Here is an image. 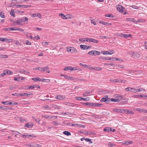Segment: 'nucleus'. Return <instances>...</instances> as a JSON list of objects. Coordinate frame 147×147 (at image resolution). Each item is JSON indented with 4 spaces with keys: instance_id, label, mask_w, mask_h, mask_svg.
Returning <instances> with one entry per match:
<instances>
[{
    "instance_id": "nucleus-1",
    "label": "nucleus",
    "mask_w": 147,
    "mask_h": 147,
    "mask_svg": "<svg viewBox=\"0 0 147 147\" xmlns=\"http://www.w3.org/2000/svg\"><path fill=\"white\" fill-rule=\"evenodd\" d=\"M110 100V98H108V96L106 95L104 96V97L101 99L100 101L101 102H105L107 103H109Z\"/></svg>"
},
{
    "instance_id": "nucleus-2",
    "label": "nucleus",
    "mask_w": 147,
    "mask_h": 147,
    "mask_svg": "<svg viewBox=\"0 0 147 147\" xmlns=\"http://www.w3.org/2000/svg\"><path fill=\"white\" fill-rule=\"evenodd\" d=\"M88 53L90 55H99L100 54V52L92 50L89 52Z\"/></svg>"
},
{
    "instance_id": "nucleus-3",
    "label": "nucleus",
    "mask_w": 147,
    "mask_h": 147,
    "mask_svg": "<svg viewBox=\"0 0 147 147\" xmlns=\"http://www.w3.org/2000/svg\"><path fill=\"white\" fill-rule=\"evenodd\" d=\"M131 57L135 59L138 58L140 57V55L138 52H133L131 53Z\"/></svg>"
},
{
    "instance_id": "nucleus-4",
    "label": "nucleus",
    "mask_w": 147,
    "mask_h": 147,
    "mask_svg": "<svg viewBox=\"0 0 147 147\" xmlns=\"http://www.w3.org/2000/svg\"><path fill=\"white\" fill-rule=\"evenodd\" d=\"M67 51L70 53H76L77 52L76 49L74 47H69L67 48Z\"/></svg>"
},
{
    "instance_id": "nucleus-5",
    "label": "nucleus",
    "mask_w": 147,
    "mask_h": 147,
    "mask_svg": "<svg viewBox=\"0 0 147 147\" xmlns=\"http://www.w3.org/2000/svg\"><path fill=\"white\" fill-rule=\"evenodd\" d=\"M80 47L83 50L88 49L91 47L90 46L82 45H80Z\"/></svg>"
},
{
    "instance_id": "nucleus-6",
    "label": "nucleus",
    "mask_w": 147,
    "mask_h": 147,
    "mask_svg": "<svg viewBox=\"0 0 147 147\" xmlns=\"http://www.w3.org/2000/svg\"><path fill=\"white\" fill-rule=\"evenodd\" d=\"M52 108L53 109H61V107L57 105L52 104L51 105Z\"/></svg>"
},
{
    "instance_id": "nucleus-7",
    "label": "nucleus",
    "mask_w": 147,
    "mask_h": 147,
    "mask_svg": "<svg viewBox=\"0 0 147 147\" xmlns=\"http://www.w3.org/2000/svg\"><path fill=\"white\" fill-rule=\"evenodd\" d=\"M23 20V19H21V20L19 19L14 22L13 24V25L14 26H16L17 25L19 24L20 23H21L22 21H24V20Z\"/></svg>"
},
{
    "instance_id": "nucleus-8",
    "label": "nucleus",
    "mask_w": 147,
    "mask_h": 147,
    "mask_svg": "<svg viewBox=\"0 0 147 147\" xmlns=\"http://www.w3.org/2000/svg\"><path fill=\"white\" fill-rule=\"evenodd\" d=\"M33 93H29L26 92L23 93H20V96H30L31 95H32Z\"/></svg>"
},
{
    "instance_id": "nucleus-9",
    "label": "nucleus",
    "mask_w": 147,
    "mask_h": 147,
    "mask_svg": "<svg viewBox=\"0 0 147 147\" xmlns=\"http://www.w3.org/2000/svg\"><path fill=\"white\" fill-rule=\"evenodd\" d=\"M117 9L119 12L123 13L124 7L121 5H119L118 7H117Z\"/></svg>"
},
{
    "instance_id": "nucleus-10",
    "label": "nucleus",
    "mask_w": 147,
    "mask_h": 147,
    "mask_svg": "<svg viewBox=\"0 0 147 147\" xmlns=\"http://www.w3.org/2000/svg\"><path fill=\"white\" fill-rule=\"evenodd\" d=\"M55 98L57 99L60 100H64L65 99V97L64 96H61L60 95H58Z\"/></svg>"
},
{
    "instance_id": "nucleus-11",
    "label": "nucleus",
    "mask_w": 147,
    "mask_h": 147,
    "mask_svg": "<svg viewBox=\"0 0 147 147\" xmlns=\"http://www.w3.org/2000/svg\"><path fill=\"white\" fill-rule=\"evenodd\" d=\"M126 91H130L132 92H135V88H133L128 87L126 88L125 89Z\"/></svg>"
},
{
    "instance_id": "nucleus-12",
    "label": "nucleus",
    "mask_w": 147,
    "mask_h": 147,
    "mask_svg": "<svg viewBox=\"0 0 147 147\" xmlns=\"http://www.w3.org/2000/svg\"><path fill=\"white\" fill-rule=\"evenodd\" d=\"M136 110L140 112H143L144 113H146L147 112V111L141 109V108H137L136 109Z\"/></svg>"
},
{
    "instance_id": "nucleus-13",
    "label": "nucleus",
    "mask_w": 147,
    "mask_h": 147,
    "mask_svg": "<svg viewBox=\"0 0 147 147\" xmlns=\"http://www.w3.org/2000/svg\"><path fill=\"white\" fill-rule=\"evenodd\" d=\"M33 126V124L32 122L28 123L26 124L24 126V127H27L30 128Z\"/></svg>"
},
{
    "instance_id": "nucleus-14",
    "label": "nucleus",
    "mask_w": 147,
    "mask_h": 147,
    "mask_svg": "<svg viewBox=\"0 0 147 147\" xmlns=\"http://www.w3.org/2000/svg\"><path fill=\"white\" fill-rule=\"evenodd\" d=\"M110 81L113 82L122 83V80L121 79H114L113 80H110Z\"/></svg>"
},
{
    "instance_id": "nucleus-15",
    "label": "nucleus",
    "mask_w": 147,
    "mask_h": 147,
    "mask_svg": "<svg viewBox=\"0 0 147 147\" xmlns=\"http://www.w3.org/2000/svg\"><path fill=\"white\" fill-rule=\"evenodd\" d=\"M17 6H18V7L22 8H28L30 7L31 6L30 5H18Z\"/></svg>"
},
{
    "instance_id": "nucleus-16",
    "label": "nucleus",
    "mask_w": 147,
    "mask_h": 147,
    "mask_svg": "<svg viewBox=\"0 0 147 147\" xmlns=\"http://www.w3.org/2000/svg\"><path fill=\"white\" fill-rule=\"evenodd\" d=\"M100 23L107 26H110L111 25V23L106 22H105L102 21H100Z\"/></svg>"
},
{
    "instance_id": "nucleus-17",
    "label": "nucleus",
    "mask_w": 147,
    "mask_h": 147,
    "mask_svg": "<svg viewBox=\"0 0 147 147\" xmlns=\"http://www.w3.org/2000/svg\"><path fill=\"white\" fill-rule=\"evenodd\" d=\"M92 105L93 107H101L103 106V104H99L97 103H92Z\"/></svg>"
},
{
    "instance_id": "nucleus-18",
    "label": "nucleus",
    "mask_w": 147,
    "mask_h": 147,
    "mask_svg": "<svg viewBox=\"0 0 147 147\" xmlns=\"http://www.w3.org/2000/svg\"><path fill=\"white\" fill-rule=\"evenodd\" d=\"M64 77L66 79H67L68 80H73L74 79V78H73V77H69V76H68L67 75H65L64 76Z\"/></svg>"
},
{
    "instance_id": "nucleus-19",
    "label": "nucleus",
    "mask_w": 147,
    "mask_h": 147,
    "mask_svg": "<svg viewBox=\"0 0 147 147\" xmlns=\"http://www.w3.org/2000/svg\"><path fill=\"white\" fill-rule=\"evenodd\" d=\"M93 93L92 91H91L90 92H88L87 91L86 92H85L83 94L84 96H86L88 95H90L91 94Z\"/></svg>"
},
{
    "instance_id": "nucleus-20",
    "label": "nucleus",
    "mask_w": 147,
    "mask_h": 147,
    "mask_svg": "<svg viewBox=\"0 0 147 147\" xmlns=\"http://www.w3.org/2000/svg\"><path fill=\"white\" fill-rule=\"evenodd\" d=\"M44 71H46L48 73H49L50 71H49V68L48 66L45 67H43Z\"/></svg>"
},
{
    "instance_id": "nucleus-21",
    "label": "nucleus",
    "mask_w": 147,
    "mask_h": 147,
    "mask_svg": "<svg viewBox=\"0 0 147 147\" xmlns=\"http://www.w3.org/2000/svg\"><path fill=\"white\" fill-rule=\"evenodd\" d=\"M103 130L105 131L109 132L112 131V129L109 127H106Z\"/></svg>"
},
{
    "instance_id": "nucleus-22",
    "label": "nucleus",
    "mask_w": 147,
    "mask_h": 147,
    "mask_svg": "<svg viewBox=\"0 0 147 147\" xmlns=\"http://www.w3.org/2000/svg\"><path fill=\"white\" fill-rule=\"evenodd\" d=\"M32 80L35 82H36L37 81H38L40 82L41 81V79H40L38 77L36 78H32Z\"/></svg>"
},
{
    "instance_id": "nucleus-23",
    "label": "nucleus",
    "mask_w": 147,
    "mask_h": 147,
    "mask_svg": "<svg viewBox=\"0 0 147 147\" xmlns=\"http://www.w3.org/2000/svg\"><path fill=\"white\" fill-rule=\"evenodd\" d=\"M82 104L84 105H87V106H92V103H90L89 102H86V103H82Z\"/></svg>"
},
{
    "instance_id": "nucleus-24",
    "label": "nucleus",
    "mask_w": 147,
    "mask_h": 147,
    "mask_svg": "<svg viewBox=\"0 0 147 147\" xmlns=\"http://www.w3.org/2000/svg\"><path fill=\"white\" fill-rule=\"evenodd\" d=\"M112 101L113 102H118L119 101V99L117 98H112L111 99L110 98V100H109V102Z\"/></svg>"
},
{
    "instance_id": "nucleus-25",
    "label": "nucleus",
    "mask_w": 147,
    "mask_h": 147,
    "mask_svg": "<svg viewBox=\"0 0 147 147\" xmlns=\"http://www.w3.org/2000/svg\"><path fill=\"white\" fill-rule=\"evenodd\" d=\"M113 111L115 112L121 113V109H113Z\"/></svg>"
},
{
    "instance_id": "nucleus-26",
    "label": "nucleus",
    "mask_w": 147,
    "mask_h": 147,
    "mask_svg": "<svg viewBox=\"0 0 147 147\" xmlns=\"http://www.w3.org/2000/svg\"><path fill=\"white\" fill-rule=\"evenodd\" d=\"M1 103L5 105H10V104H11V102H10L9 101H2L1 102Z\"/></svg>"
},
{
    "instance_id": "nucleus-27",
    "label": "nucleus",
    "mask_w": 147,
    "mask_h": 147,
    "mask_svg": "<svg viewBox=\"0 0 147 147\" xmlns=\"http://www.w3.org/2000/svg\"><path fill=\"white\" fill-rule=\"evenodd\" d=\"M5 73H6V74H12L13 73V72L12 71L8 70H5Z\"/></svg>"
},
{
    "instance_id": "nucleus-28",
    "label": "nucleus",
    "mask_w": 147,
    "mask_h": 147,
    "mask_svg": "<svg viewBox=\"0 0 147 147\" xmlns=\"http://www.w3.org/2000/svg\"><path fill=\"white\" fill-rule=\"evenodd\" d=\"M63 133L64 134L67 135V136H71V134L70 133L67 131H65L63 132Z\"/></svg>"
},
{
    "instance_id": "nucleus-29",
    "label": "nucleus",
    "mask_w": 147,
    "mask_h": 147,
    "mask_svg": "<svg viewBox=\"0 0 147 147\" xmlns=\"http://www.w3.org/2000/svg\"><path fill=\"white\" fill-rule=\"evenodd\" d=\"M99 59L104 60H109V59L108 57H99Z\"/></svg>"
},
{
    "instance_id": "nucleus-30",
    "label": "nucleus",
    "mask_w": 147,
    "mask_h": 147,
    "mask_svg": "<svg viewBox=\"0 0 147 147\" xmlns=\"http://www.w3.org/2000/svg\"><path fill=\"white\" fill-rule=\"evenodd\" d=\"M127 21H129L130 22H135V20L134 18H128L126 19Z\"/></svg>"
},
{
    "instance_id": "nucleus-31",
    "label": "nucleus",
    "mask_w": 147,
    "mask_h": 147,
    "mask_svg": "<svg viewBox=\"0 0 147 147\" xmlns=\"http://www.w3.org/2000/svg\"><path fill=\"white\" fill-rule=\"evenodd\" d=\"M59 16H61L62 19H65L66 17L65 16L63 13H60L59 14Z\"/></svg>"
},
{
    "instance_id": "nucleus-32",
    "label": "nucleus",
    "mask_w": 147,
    "mask_h": 147,
    "mask_svg": "<svg viewBox=\"0 0 147 147\" xmlns=\"http://www.w3.org/2000/svg\"><path fill=\"white\" fill-rule=\"evenodd\" d=\"M126 114L132 115L134 114V113L131 110H129L127 109Z\"/></svg>"
},
{
    "instance_id": "nucleus-33",
    "label": "nucleus",
    "mask_w": 147,
    "mask_h": 147,
    "mask_svg": "<svg viewBox=\"0 0 147 147\" xmlns=\"http://www.w3.org/2000/svg\"><path fill=\"white\" fill-rule=\"evenodd\" d=\"M66 105H68L69 106H73L74 105H74L73 104L69 103L68 102H65L64 103Z\"/></svg>"
},
{
    "instance_id": "nucleus-34",
    "label": "nucleus",
    "mask_w": 147,
    "mask_h": 147,
    "mask_svg": "<svg viewBox=\"0 0 147 147\" xmlns=\"http://www.w3.org/2000/svg\"><path fill=\"white\" fill-rule=\"evenodd\" d=\"M10 14L12 16L15 17V16L14 11L13 10H11V12H10Z\"/></svg>"
},
{
    "instance_id": "nucleus-35",
    "label": "nucleus",
    "mask_w": 147,
    "mask_h": 147,
    "mask_svg": "<svg viewBox=\"0 0 147 147\" xmlns=\"http://www.w3.org/2000/svg\"><path fill=\"white\" fill-rule=\"evenodd\" d=\"M102 69V68L99 67H96L93 68V70L96 71H100Z\"/></svg>"
},
{
    "instance_id": "nucleus-36",
    "label": "nucleus",
    "mask_w": 147,
    "mask_h": 147,
    "mask_svg": "<svg viewBox=\"0 0 147 147\" xmlns=\"http://www.w3.org/2000/svg\"><path fill=\"white\" fill-rule=\"evenodd\" d=\"M101 39H103V38H105L106 39H110V38L108 36H100Z\"/></svg>"
},
{
    "instance_id": "nucleus-37",
    "label": "nucleus",
    "mask_w": 147,
    "mask_h": 147,
    "mask_svg": "<svg viewBox=\"0 0 147 147\" xmlns=\"http://www.w3.org/2000/svg\"><path fill=\"white\" fill-rule=\"evenodd\" d=\"M85 141L86 142H89V143H93L92 140L91 139H89V138H86Z\"/></svg>"
},
{
    "instance_id": "nucleus-38",
    "label": "nucleus",
    "mask_w": 147,
    "mask_h": 147,
    "mask_svg": "<svg viewBox=\"0 0 147 147\" xmlns=\"http://www.w3.org/2000/svg\"><path fill=\"white\" fill-rule=\"evenodd\" d=\"M105 16L110 18H113L114 17L111 14H106L105 15Z\"/></svg>"
},
{
    "instance_id": "nucleus-39",
    "label": "nucleus",
    "mask_w": 147,
    "mask_h": 147,
    "mask_svg": "<svg viewBox=\"0 0 147 147\" xmlns=\"http://www.w3.org/2000/svg\"><path fill=\"white\" fill-rule=\"evenodd\" d=\"M41 81L44 82H49L50 81V80L49 79H41Z\"/></svg>"
},
{
    "instance_id": "nucleus-40",
    "label": "nucleus",
    "mask_w": 147,
    "mask_h": 147,
    "mask_svg": "<svg viewBox=\"0 0 147 147\" xmlns=\"http://www.w3.org/2000/svg\"><path fill=\"white\" fill-rule=\"evenodd\" d=\"M127 109H121V113H123L126 114Z\"/></svg>"
},
{
    "instance_id": "nucleus-41",
    "label": "nucleus",
    "mask_w": 147,
    "mask_h": 147,
    "mask_svg": "<svg viewBox=\"0 0 147 147\" xmlns=\"http://www.w3.org/2000/svg\"><path fill=\"white\" fill-rule=\"evenodd\" d=\"M36 86V85H34L33 86H29L28 88V89H34L35 86Z\"/></svg>"
},
{
    "instance_id": "nucleus-42",
    "label": "nucleus",
    "mask_w": 147,
    "mask_h": 147,
    "mask_svg": "<svg viewBox=\"0 0 147 147\" xmlns=\"http://www.w3.org/2000/svg\"><path fill=\"white\" fill-rule=\"evenodd\" d=\"M0 16L2 18H4L5 16L4 13H3L2 12H0Z\"/></svg>"
},
{
    "instance_id": "nucleus-43",
    "label": "nucleus",
    "mask_w": 147,
    "mask_h": 147,
    "mask_svg": "<svg viewBox=\"0 0 147 147\" xmlns=\"http://www.w3.org/2000/svg\"><path fill=\"white\" fill-rule=\"evenodd\" d=\"M132 142H131L129 141H127L125 142L124 143V144H125L128 145V144H131Z\"/></svg>"
},
{
    "instance_id": "nucleus-44",
    "label": "nucleus",
    "mask_w": 147,
    "mask_h": 147,
    "mask_svg": "<svg viewBox=\"0 0 147 147\" xmlns=\"http://www.w3.org/2000/svg\"><path fill=\"white\" fill-rule=\"evenodd\" d=\"M124 37L126 38H129L130 37H131V34H124Z\"/></svg>"
},
{
    "instance_id": "nucleus-45",
    "label": "nucleus",
    "mask_w": 147,
    "mask_h": 147,
    "mask_svg": "<svg viewBox=\"0 0 147 147\" xmlns=\"http://www.w3.org/2000/svg\"><path fill=\"white\" fill-rule=\"evenodd\" d=\"M109 52V51H102L101 53H102L103 54L107 55L108 54H109V53H108Z\"/></svg>"
},
{
    "instance_id": "nucleus-46",
    "label": "nucleus",
    "mask_w": 147,
    "mask_h": 147,
    "mask_svg": "<svg viewBox=\"0 0 147 147\" xmlns=\"http://www.w3.org/2000/svg\"><path fill=\"white\" fill-rule=\"evenodd\" d=\"M109 147H113V146H115L116 145L114 143H109L108 144Z\"/></svg>"
},
{
    "instance_id": "nucleus-47",
    "label": "nucleus",
    "mask_w": 147,
    "mask_h": 147,
    "mask_svg": "<svg viewBox=\"0 0 147 147\" xmlns=\"http://www.w3.org/2000/svg\"><path fill=\"white\" fill-rule=\"evenodd\" d=\"M92 42L94 43H97L98 42V41L97 40L92 38Z\"/></svg>"
},
{
    "instance_id": "nucleus-48",
    "label": "nucleus",
    "mask_w": 147,
    "mask_h": 147,
    "mask_svg": "<svg viewBox=\"0 0 147 147\" xmlns=\"http://www.w3.org/2000/svg\"><path fill=\"white\" fill-rule=\"evenodd\" d=\"M131 6L134 9H138L139 8V7L138 6L135 5H132Z\"/></svg>"
},
{
    "instance_id": "nucleus-49",
    "label": "nucleus",
    "mask_w": 147,
    "mask_h": 147,
    "mask_svg": "<svg viewBox=\"0 0 147 147\" xmlns=\"http://www.w3.org/2000/svg\"><path fill=\"white\" fill-rule=\"evenodd\" d=\"M147 96L146 95H142V94L139 95V97H141L143 98H147Z\"/></svg>"
},
{
    "instance_id": "nucleus-50",
    "label": "nucleus",
    "mask_w": 147,
    "mask_h": 147,
    "mask_svg": "<svg viewBox=\"0 0 147 147\" xmlns=\"http://www.w3.org/2000/svg\"><path fill=\"white\" fill-rule=\"evenodd\" d=\"M40 38V37L38 35H37V36H35L34 37V40H38Z\"/></svg>"
},
{
    "instance_id": "nucleus-51",
    "label": "nucleus",
    "mask_w": 147,
    "mask_h": 147,
    "mask_svg": "<svg viewBox=\"0 0 147 147\" xmlns=\"http://www.w3.org/2000/svg\"><path fill=\"white\" fill-rule=\"evenodd\" d=\"M12 95L13 96H20V93H19V94L16 93H14V94H12Z\"/></svg>"
},
{
    "instance_id": "nucleus-52",
    "label": "nucleus",
    "mask_w": 147,
    "mask_h": 147,
    "mask_svg": "<svg viewBox=\"0 0 147 147\" xmlns=\"http://www.w3.org/2000/svg\"><path fill=\"white\" fill-rule=\"evenodd\" d=\"M28 138H29V137H35L36 136L33 135H28Z\"/></svg>"
},
{
    "instance_id": "nucleus-53",
    "label": "nucleus",
    "mask_w": 147,
    "mask_h": 147,
    "mask_svg": "<svg viewBox=\"0 0 147 147\" xmlns=\"http://www.w3.org/2000/svg\"><path fill=\"white\" fill-rule=\"evenodd\" d=\"M52 124L55 125H58V122L57 121H53L52 122Z\"/></svg>"
},
{
    "instance_id": "nucleus-54",
    "label": "nucleus",
    "mask_w": 147,
    "mask_h": 147,
    "mask_svg": "<svg viewBox=\"0 0 147 147\" xmlns=\"http://www.w3.org/2000/svg\"><path fill=\"white\" fill-rule=\"evenodd\" d=\"M87 69H89L91 70H93V68L92 67V66L89 65L88 66Z\"/></svg>"
},
{
    "instance_id": "nucleus-55",
    "label": "nucleus",
    "mask_w": 147,
    "mask_h": 147,
    "mask_svg": "<svg viewBox=\"0 0 147 147\" xmlns=\"http://www.w3.org/2000/svg\"><path fill=\"white\" fill-rule=\"evenodd\" d=\"M14 80L15 81H20V78H19V77H18V78L14 77Z\"/></svg>"
},
{
    "instance_id": "nucleus-56",
    "label": "nucleus",
    "mask_w": 147,
    "mask_h": 147,
    "mask_svg": "<svg viewBox=\"0 0 147 147\" xmlns=\"http://www.w3.org/2000/svg\"><path fill=\"white\" fill-rule=\"evenodd\" d=\"M132 97L133 98H139V95H133Z\"/></svg>"
},
{
    "instance_id": "nucleus-57",
    "label": "nucleus",
    "mask_w": 147,
    "mask_h": 147,
    "mask_svg": "<svg viewBox=\"0 0 147 147\" xmlns=\"http://www.w3.org/2000/svg\"><path fill=\"white\" fill-rule=\"evenodd\" d=\"M32 117L33 118V119L35 120V121L37 122H39L40 121V120L39 119H37L36 118L34 117Z\"/></svg>"
},
{
    "instance_id": "nucleus-58",
    "label": "nucleus",
    "mask_w": 147,
    "mask_h": 147,
    "mask_svg": "<svg viewBox=\"0 0 147 147\" xmlns=\"http://www.w3.org/2000/svg\"><path fill=\"white\" fill-rule=\"evenodd\" d=\"M66 17L65 18V19H68L69 18H71L70 17V16L69 15L67 14L66 15H65Z\"/></svg>"
},
{
    "instance_id": "nucleus-59",
    "label": "nucleus",
    "mask_w": 147,
    "mask_h": 147,
    "mask_svg": "<svg viewBox=\"0 0 147 147\" xmlns=\"http://www.w3.org/2000/svg\"><path fill=\"white\" fill-rule=\"evenodd\" d=\"M109 53V55H112L114 53V51L113 50H111V51H110V52H109H109L108 53Z\"/></svg>"
},
{
    "instance_id": "nucleus-60",
    "label": "nucleus",
    "mask_w": 147,
    "mask_h": 147,
    "mask_svg": "<svg viewBox=\"0 0 147 147\" xmlns=\"http://www.w3.org/2000/svg\"><path fill=\"white\" fill-rule=\"evenodd\" d=\"M2 56H1V58H6L7 57V55H2Z\"/></svg>"
},
{
    "instance_id": "nucleus-61",
    "label": "nucleus",
    "mask_w": 147,
    "mask_h": 147,
    "mask_svg": "<svg viewBox=\"0 0 147 147\" xmlns=\"http://www.w3.org/2000/svg\"><path fill=\"white\" fill-rule=\"evenodd\" d=\"M45 108L46 109H49L50 110H51V108L49 106L47 105L45 106Z\"/></svg>"
},
{
    "instance_id": "nucleus-62",
    "label": "nucleus",
    "mask_w": 147,
    "mask_h": 147,
    "mask_svg": "<svg viewBox=\"0 0 147 147\" xmlns=\"http://www.w3.org/2000/svg\"><path fill=\"white\" fill-rule=\"evenodd\" d=\"M109 60H112V61H115V58H111L110 57H109Z\"/></svg>"
},
{
    "instance_id": "nucleus-63",
    "label": "nucleus",
    "mask_w": 147,
    "mask_h": 147,
    "mask_svg": "<svg viewBox=\"0 0 147 147\" xmlns=\"http://www.w3.org/2000/svg\"><path fill=\"white\" fill-rule=\"evenodd\" d=\"M135 90L134 93L139 92L140 91V88H139L137 89H136L135 88Z\"/></svg>"
},
{
    "instance_id": "nucleus-64",
    "label": "nucleus",
    "mask_w": 147,
    "mask_h": 147,
    "mask_svg": "<svg viewBox=\"0 0 147 147\" xmlns=\"http://www.w3.org/2000/svg\"><path fill=\"white\" fill-rule=\"evenodd\" d=\"M91 23L92 24H93L94 25H95L96 24V22H95L93 20H91Z\"/></svg>"
}]
</instances>
